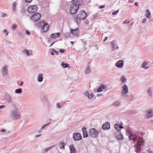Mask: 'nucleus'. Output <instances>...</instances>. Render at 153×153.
I'll use <instances>...</instances> for the list:
<instances>
[{
    "mask_svg": "<svg viewBox=\"0 0 153 153\" xmlns=\"http://www.w3.org/2000/svg\"><path fill=\"white\" fill-rule=\"evenodd\" d=\"M65 50L62 49H61L59 50V52L61 53H64L65 52Z\"/></svg>",
    "mask_w": 153,
    "mask_h": 153,
    "instance_id": "nucleus-47",
    "label": "nucleus"
},
{
    "mask_svg": "<svg viewBox=\"0 0 153 153\" xmlns=\"http://www.w3.org/2000/svg\"><path fill=\"white\" fill-rule=\"evenodd\" d=\"M73 3H74L76 6H78V8L79 6L83 5L84 4V3L83 1L81 0H74L73 1Z\"/></svg>",
    "mask_w": 153,
    "mask_h": 153,
    "instance_id": "nucleus-11",
    "label": "nucleus"
},
{
    "mask_svg": "<svg viewBox=\"0 0 153 153\" xmlns=\"http://www.w3.org/2000/svg\"><path fill=\"white\" fill-rule=\"evenodd\" d=\"M152 89L151 88H149L148 90L147 93L148 94V95L149 97H152L153 96V95L152 94Z\"/></svg>",
    "mask_w": 153,
    "mask_h": 153,
    "instance_id": "nucleus-30",
    "label": "nucleus"
},
{
    "mask_svg": "<svg viewBox=\"0 0 153 153\" xmlns=\"http://www.w3.org/2000/svg\"><path fill=\"white\" fill-rule=\"evenodd\" d=\"M107 39H108V37H105V39L103 41L104 42L105 41L107 40Z\"/></svg>",
    "mask_w": 153,
    "mask_h": 153,
    "instance_id": "nucleus-59",
    "label": "nucleus"
},
{
    "mask_svg": "<svg viewBox=\"0 0 153 153\" xmlns=\"http://www.w3.org/2000/svg\"><path fill=\"white\" fill-rule=\"evenodd\" d=\"M124 65V62L123 60H120L117 61L115 64V66L120 68H122Z\"/></svg>",
    "mask_w": 153,
    "mask_h": 153,
    "instance_id": "nucleus-15",
    "label": "nucleus"
},
{
    "mask_svg": "<svg viewBox=\"0 0 153 153\" xmlns=\"http://www.w3.org/2000/svg\"><path fill=\"white\" fill-rule=\"evenodd\" d=\"M17 27V25L16 24H14L12 27V29L13 30L16 29Z\"/></svg>",
    "mask_w": 153,
    "mask_h": 153,
    "instance_id": "nucleus-44",
    "label": "nucleus"
},
{
    "mask_svg": "<svg viewBox=\"0 0 153 153\" xmlns=\"http://www.w3.org/2000/svg\"><path fill=\"white\" fill-rule=\"evenodd\" d=\"M132 134V131L129 130L127 131L126 132V135L128 136L130 140H133L134 142H135L137 141V142L139 143V142L138 141L137 137L135 135H133Z\"/></svg>",
    "mask_w": 153,
    "mask_h": 153,
    "instance_id": "nucleus-4",
    "label": "nucleus"
},
{
    "mask_svg": "<svg viewBox=\"0 0 153 153\" xmlns=\"http://www.w3.org/2000/svg\"><path fill=\"white\" fill-rule=\"evenodd\" d=\"M114 128L115 130L118 131H120L121 129L123 128L122 126L121 125V124H120V125L118 124V123H116L114 126Z\"/></svg>",
    "mask_w": 153,
    "mask_h": 153,
    "instance_id": "nucleus-21",
    "label": "nucleus"
},
{
    "mask_svg": "<svg viewBox=\"0 0 153 153\" xmlns=\"http://www.w3.org/2000/svg\"><path fill=\"white\" fill-rule=\"evenodd\" d=\"M149 66L146 62H144V69H147L149 68Z\"/></svg>",
    "mask_w": 153,
    "mask_h": 153,
    "instance_id": "nucleus-37",
    "label": "nucleus"
},
{
    "mask_svg": "<svg viewBox=\"0 0 153 153\" xmlns=\"http://www.w3.org/2000/svg\"><path fill=\"white\" fill-rule=\"evenodd\" d=\"M65 146V143L64 142H62L59 148L60 149H64Z\"/></svg>",
    "mask_w": 153,
    "mask_h": 153,
    "instance_id": "nucleus-36",
    "label": "nucleus"
},
{
    "mask_svg": "<svg viewBox=\"0 0 153 153\" xmlns=\"http://www.w3.org/2000/svg\"><path fill=\"white\" fill-rule=\"evenodd\" d=\"M120 79L123 82V83L125 82H126V79L124 76H123L122 77H121L120 78Z\"/></svg>",
    "mask_w": 153,
    "mask_h": 153,
    "instance_id": "nucleus-40",
    "label": "nucleus"
},
{
    "mask_svg": "<svg viewBox=\"0 0 153 153\" xmlns=\"http://www.w3.org/2000/svg\"><path fill=\"white\" fill-rule=\"evenodd\" d=\"M22 53L24 55H25L27 56L32 55L33 53L30 50L26 48L22 51Z\"/></svg>",
    "mask_w": 153,
    "mask_h": 153,
    "instance_id": "nucleus-13",
    "label": "nucleus"
},
{
    "mask_svg": "<svg viewBox=\"0 0 153 153\" xmlns=\"http://www.w3.org/2000/svg\"><path fill=\"white\" fill-rule=\"evenodd\" d=\"M134 4L136 6H138V2H135L134 3Z\"/></svg>",
    "mask_w": 153,
    "mask_h": 153,
    "instance_id": "nucleus-57",
    "label": "nucleus"
},
{
    "mask_svg": "<svg viewBox=\"0 0 153 153\" xmlns=\"http://www.w3.org/2000/svg\"><path fill=\"white\" fill-rule=\"evenodd\" d=\"M90 72V67L89 66H88L85 69V73L86 74H88Z\"/></svg>",
    "mask_w": 153,
    "mask_h": 153,
    "instance_id": "nucleus-33",
    "label": "nucleus"
},
{
    "mask_svg": "<svg viewBox=\"0 0 153 153\" xmlns=\"http://www.w3.org/2000/svg\"><path fill=\"white\" fill-rule=\"evenodd\" d=\"M119 9L118 10L114 11L112 13V15H115L117 14L119 12Z\"/></svg>",
    "mask_w": 153,
    "mask_h": 153,
    "instance_id": "nucleus-41",
    "label": "nucleus"
},
{
    "mask_svg": "<svg viewBox=\"0 0 153 153\" xmlns=\"http://www.w3.org/2000/svg\"><path fill=\"white\" fill-rule=\"evenodd\" d=\"M38 10V7L36 5H34L29 6L27 9L28 12L31 13H36Z\"/></svg>",
    "mask_w": 153,
    "mask_h": 153,
    "instance_id": "nucleus-6",
    "label": "nucleus"
},
{
    "mask_svg": "<svg viewBox=\"0 0 153 153\" xmlns=\"http://www.w3.org/2000/svg\"><path fill=\"white\" fill-rule=\"evenodd\" d=\"M84 95L85 96L87 97L89 100L92 99L94 96L93 93L89 94L88 91H86L84 93Z\"/></svg>",
    "mask_w": 153,
    "mask_h": 153,
    "instance_id": "nucleus-17",
    "label": "nucleus"
},
{
    "mask_svg": "<svg viewBox=\"0 0 153 153\" xmlns=\"http://www.w3.org/2000/svg\"><path fill=\"white\" fill-rule=\"evenodd\" d=\"M54 147V146H51V147L48 148H46L44 149V150L45 152H47L48 151L51 150L53 147Z\"/></svg>",
    "mask_w": 153,
    "mask_h": 153,
    "instance_id": "nucleus-38",
    "label": "nucleus"
},
{
    "mask_svg": "<svg viewBox=\"0 0 153 153\" xmlns=\"http://www.w3.org/2000/svg\"><path fill=\"white\" fill-rule=\"evenodd\" d=\"M3 32L5 34V36H7V35H8L9 32L7 31L6 29L4 30L3 31Z\"/></svg>",
    "mask_w": 153,
    "mask_h": 153,
    "instance_id": "nucleus-42",
    "label": "nucleus"
},
{
    "mask_svg": "<svg viewBox=\"0 0 153 153\" xmlns=\"http://www.w3.org/2000/svg\"><path fill=\"white\" fill-rule=\"evenodd\" d=\"M6 107V106L4 105H1L0 106V109H1L5 108Z\"/></svg>",
    "mask_w": 153,
    "mask_h": 153,
    "instance_id": "nucleus-52",
    "label": "nucleus"
},
{
    "mask_svg": "<svg viewBox=\"0 0 153 153\" xmlns=\"http://www.w3.org/2000/svg\"><path fill=\"white\" fill-rule=\"evenodd\" d=\"M78 15L80 17L82 20L85 19L87 16V14L84 10L81 11Z\"/></svg>",
    "mask_w": 153,
    "mask_h": 153,
    "instance_id": "nucleus-10",
    "label": "nucleus"
},
{
    "mask_svg": "<svg viewBox=\"0 0 153 153\" xmlns=\"http://www.w3.org/2000/svg\"><path fill=\"white\" fill-rule=\"evenodd\" d=\"M71 33L74 35L77 36L79 34V30L78 29H70Z\"/></svg>",
    "mask_w": 153,
    "mask_h": 153,
    "instance_id": "nucleus-19",
    "label": "nucleus"
},
{
    "mask_svg": "<svg viewBox=\"0 0 153 153\" xmlns=\"http://www.w3.org/2000/svg\"><path fill=\"white\" fill-rule=\"evenodd\" d=\"M129 2L130 3H133V1H132V0H129Z\"/></svg>",
    "mask_w": 153,
    "mask_h": 153,
    "instance_id": "nucleus-63",
    "label": "nucleus"
},
{
    "mask_svg": "<svg viewBox=\"0 0 153 153\" xmlns=\"http://www.w3.org/2000/svg\"><path fill=\"white\" fill-rule=\"evenodd\" d=\"M84 23L87 25H88L89 24V21L88 20H85L84 21Z\"/></svg>",
    "mask_w": 153,
    "mask_h": 153,
    "instance_id": "nucleus-49",
    "label": "nucleus"
},
{
    "mask_svg": "<svg viewBox=\"0 0 153 153\" xmlns=\"http://www.w3.org/2000/svg\"><path fill=\"white\" fill-rule=\"evenodd\" d=\"M121 104V101L120 100H117L114 102L113 105L116 107H119L120 105Z\"/></svg>",
    "mask_w": 153,
    "mask_h": 153,
    "instance_id": "nucleus-26",
    "label": "nucleus"
},
{
    "mask_svg": "<svg viewBox=\"0 0 153 153\" xmlns=\"http://www.w3.org/2000/svg\"><path fill=\"white\" fill-rule=\"evenodd\" d=\"M56 106L58 108H60L61 107V106L60 105V104L59 103H57L56 104Z\"/></svg>",
    "mask_w": 153,
    "mask_h": 153,
    "instance_id": "nucleus-51",
    "label": "nucleus"
},
{
    "mask_svg": "<svg viewBox=\"0 0 153 153\" xmlns=\"http://www.w3.org/2000/svg\"><path fill=\"white\" fill-rule=\"evenodd\" d=\"M37 81L39 82H41L43 81V75L42 74H40L38 75Z\"/></svg>",
    "mask_w": 153,
    "mask_h": 153,
    "instance_id": "nucleus-29",
    "label": "nucleus"
},
{
    "mask_svg": "<svg viewBox=\"0 0 153 153\" xmlns=\"http://www.w3.org/2000/svg\"><path fill=\"white\" fill-rule=\"evenodd\" d=\"M74 18L75 19L76 23L78 25L80 24L81 19L80 17L78 15L74 16Z\"/></svg>",
    "mask_w": 153,
    "mask_h": 153,
    "instance_id": "nucleus-22",
    "label": "nucleus"
},
{
    "mask_svg": "<svg viewBox=\"0 0 153 153\" xmlns=\"http://www.w3.org/2000/svg\"><path fill=\"white\" fill-rule=\"evenodd\" d=\"M26 34L27 35H29L30 34V33L28 30H27L26 31Z\"/></svg>",
    "mask_w": 153,
    "mask_h": 153,
    "instance_id": "nucleus-54",
    "label": "nucleus"
},
{
    "mask_svg": "<svg viewBox=\"0 0 153 153\" xmlns=\"http://www.w3.org/2000/svg\"><path fill=\"white\" fill-rule=\"evenodd\" d=\"M55 54V53H54V52L53 51V52H51V54L52 55H54Z\"/></svg>",
    "mask_w": 153,
    "mask_h": 153,
    "instance_id": "nucleus-60",
    "label": "nucleus"
},
{
    "mask_svg": "<svg viewBox=\"0 0 153 153\" xmlns=\"http://www.w3.org/2000/svg\"><path fill=\"white\" fill-rule=\"evenodd\" d=\"M117 138L120 141H123L124 139V138L123 135L120 132H118V134L117 135Z\"/></svg>",
    "mask_w": 153,
    "mask_h": 153,
    "instance_id": "nucleus-24",
    "label": "nucleus"
},
{
    "mask_svg": "<svg viewBox=\"0 0 153 153\" xmlns=\"http://www.w3.org/2000/svg\"><path fill=\"white\" fill-rule=\"evenodd\" d=\"M15 92L16 94L21 93L22 92V90L21 88H19L15 90Z\"/></svg>",
    "mask_w": 153,
    "mask_h": 153,
    "instance_id": "nucleus-35",
    "label": "nucleus"
},
{
    "mask_svg": "<svg viewBox=\"0 0 153 153\" xmlns=\"http://www.w3.org/2000/svg\"><path fill=\"white\" fill-rule=\"evenodd\" d=\"M10 116L12 119L14 120L19 119L21 117L20 114L17 110H14L11 111Z\"/></svg>",
    "mask_w": 153,
    "mask_h": 153,
    "instance_id": "nucleus-3",
    "label": "nucleus"
},
{
    "mask_svg": "<svg viewBox=\"0 0 153 153\" xmlns=\"http://www.w3.org/2000/svg\"><path fill=\"white\" fill-rule=\"evenodd\" d=\"M115 41H112L111 42V48L112 50L113 51L115 49V45L114 43Z\"/></svg>",
    "mask_w": 153,
    "mask_h": 153,
    "instance_id": "nucleus-32",
    "label": "nucleus"
},
{
    "mask_svg": "<svg viewBox=\"0 0 153 153\" xmlns=\"http://www.w3.org/2000/svg\"><path fill=\"white\" fill-rule=\"evenodd\" d=\"M17 4L16 2H14L13 4L12 9L13 11H14L16 10V6Z\"/></svg>",
    "mask_w": 153,
    "mask_h": 153,
    "instance_id": "nucleus-39",
    "label": "nucleus"
},
{
    "mask_svg": "<svg viewBox=\"0 0 153 153\" xmlns=\"http://www.w3.org/2000/svg\"><path fill=\"white\" fill-rule=\"evenodd\" d=\"M102 95V94H97V96L99 97L100 96H101Z\"/></svg>",
    "mask_w": 153,
    "mask_h": 153,
    "instance_id": "nucleus-62",
    "label": "nucleus"
},
{
    "mask_svg": "<svg viewBox=\"0 0 153 153\" xmlns=\"http://www.w3.org/2000/svg\"><path fill=\"white\" fill-rule=\"evenodd\" d=\"M106 88V86L104 85L103 84L99 87L98 89L97 90V92H100L102 91L103 89H105Z\"/></svg>",
    "mask_w": 153,
    "mask_h": 153,
    "instance_id": "nucleus-27",
    "label": "nucleus"
},
{
    "mask_svg": "<svg viewBox=\"0 0 153 153\" xmlns=\"http://www.w3.org/2000/svg\"><path fill=\"white\" fill-rule=\"evenodd\" d=\"M69 148L71 150V153H75L76 150L74 148V145L71 144L69 146Z\"/></svg>",
    "mask_w": 153,
    "mask_h": 153,
    "instance_id": "nucleus-28",
    "label": "nucleus"
},
{
    "mask_svg": "<svg viewBox=\"0 0 153 153\" xmlns=\"http://www.w3.org/2000/svg\"><path fill=\"white\" fill-rule=\"evenodd\" d=\"M39 26L42 28V33L46 32L49 29V25L47 23H45L44 20L41 21L39 23Z\"/></svg>",
    "mask_w": 153,
    "mask_h": 153,
    "instance_id": "nucleus-1",
    "label": "nucleus"
},
{
    "mask_svg": "<svg viewBox=\"0 0 153 153\" xmlns=\"http://www.w3.org/2000/svg\"><path fill=\"white\" fill-rule=\"evenodd\" d=\"M105 7V5H101L100 6V9H102L104 8Z\"/></svg>",
    "mask_w": 153,
    "mask_h": 153,
    "instance_id": "nucleus-55",
    "label": "nucleus"
},
{
    "mask_svg": "<svg viewBox=\"0 0 153 153\" xmlns=\"http://www.w3.org/2000/svg\"><path fill=\"white\" fill-rule=\"evenodd\" d=\"M102 128L104 130H108L110 128V123L109 122H106L102 125Z\"/></svg>",
    "mask_w": 153,
    "mask_h": 153,
    "instance_id": "nucleus-16",
    "label": "nucleus"
},
{
    "mask_svg": "<svg viewBox=\"0 0 153 153\" xmlns=\"http://www.w3.org/2000/svg\"><path fill=\"white\" fill-rule=\"evenodd\" d=\"M129 22V21L128 19L126 20L123 21V24H127Z\"/></svg>",
    "mask_w": 153,
    "mask_h": 153,
    "instance_id": "nucleus-43",
    "label": "nucleus"
},
{
    "mask_svg": "<svg viewBox=\"0 0 153 153\" xmlns=\"http://www.w3.org/2000/svg\"><path fill=\"white\" fill-rule=\"evenodd\" d=\"M23 81H22L21 82V84H20V86H22L23 85Z\"/></svg>",
    "mask_w": 153,
    "mask_h": 153,
    "instance_id": "nucleus-58",
    "label": "nucleus"
},
{
    "mask_svg": "<svg viewBox=\"0 0 153 153\" xmlns=\"http://www.w3.org/2000/svg\"><path fill=\"white\" fill-rule=\"evenodd\" d=\"M8 68L7 66H5L3 67L2 70V73L4 76H6L7 74Z\"/></svg>",
    "mask_w": 153,
    "mask_h": 153,
    "instance_id": "nucleus-20",
    "label": "nucleus"
},
{
    "mask_svg": "<svg viewBox=\"0 0 153 153\" xmlns=\"http://www.w3.org/2000/svg\"><path fill=\"white\" fill-rule=\"evenodd\" d=\"M6 14H3L1 15V16L2 18H4L6 16Z\"/></svg>",
    "mask_w": 153,
    "mask_h": 153,
    "instance_id": "nucleus-53",
    "label": "nucleus"
},
{
    "mask_svg": "<svg viewBox=\"0 0 153 153\" xmlns=\"http://www.w3.org/2000/svg\"><path fill=\"white\" fill-rule=\"evenodd\" d=\"M32 0H25V1L26 2L30 3L32 1Z\"/></svg>",
    "mask_w": 153,
    "mask_h": 153,
    "instance_id": "nucleus-50",
    "label": "nucleus"
},
{
    "mask_svg": "<svg viewBox=\"0 0 153 153\" xmlns=\"http://www.w3.org/2000/svg\"><path fill=\"white\" fill-rule=\"evenodd\" d=\"M82 132L83 136L84 137H87L88 135L87 134V132L86 131V128L85 127H83L82 129Z\"/></svg>",
    "mask_w": 153,
    "mask_h": 153,
    "instance_id": "nucleus-25",
    "label": "nucleus"
},
{
    "mask_svg": "<svg viewBox=\"0 0 153 153\" xmlns=\"http://www.w3.org/2000/svg\"><path fill=\"white\" fill-rule=\"evenodd\" d=\"M62 65L64 68H65L66 67H69V64L64 62H62Z\"/></svg>",
    "mask_w": 153,
    "mask_h": 153,
    "instance_id": "nucleus-34",
    "label": "nucleus"
},
{
    "mask_svg": "<svg viewBox=\"0 0 153 153\" xmlns=\"http://www.w3.org/2000/svg\"><path fill=\"white\" fill-rule=\"evenodd\" d=\"M5 100L6 101L9 103H13V101L10 96L7 94L5 97Z\"/></svg>",
    "mask_w": 153,
    "mask_h": 153,
    "instance_id": "nucleus-14",
    "label": "nucleus"
},
{
    "mask_svg": "<svg viewBox=\"0 0 153 153\" xmlns=\"http://www.w3.org/2000/svg\"><path fill=\"white\" fill-rule=\"evenodd\" d=\"M52 50H53V51L54 52V53H55L56 54V55H58L59 54V52L58 51H56L54 49H52Z\"/></svg>",
    "mask_w": 153,
    "mask_h": 153,
    "instance_id": "nucleus-45",
    "label": "nucleus"
},
{
    "mask_svg": "<svg viewBox=\"0 0 153 153\" xmlns=\"http://www.w3.org/2000/svg\"><path fill=\"white\" fill-rule=\"evenodd\" d=\"M5 131V130L4 129H2L1 130V131L2 132H4Z\"/></svg>",
    "mask_w": 153,
    "mask_h": 153,
    "instance_id": "nucleus-64",
    "label": "nucleus"
},
{
    "mask_svg": "<svg viewBox=\"0 0 153 153\" xmlns=\"http://www.w3.org/2000/svg\"><path fill=\"white\" fill-rule=\"evenodd\" d=\"M78 9V6H76L74 4L70 7L69 10L70 13L71 14H74L77 12Z\"/></svg>",
    "mask_w": 153,
    "mask_h": 153,
    "instance_id": "nucleus-7",
    "label": "nucleus"
},
{
    "mask_svg": "<svg viewBox=\"0 0 153 153\" xmlns=\"http://www.w3.org/2000/svg\"><path fill=\"white\" fill-rule=\"evenodd\" d=\"M19 33L20 35L22 36H23V33H22L21 32H19Z\"/></svg>",
    "mask_w": 153,
    "mask_h": 153,
    "instance_id": "nucleus-56",
    "label": "nucleus"
},
{
    "mask_svg": "<svg viewBox=\"0 0 153 153\" xmlns=\"http://www.w3.org/2000/svg\"><path fill=\"white\" fill-rule=\"evenodd\" d=\"M50 123H48L47 124H46L45 125H44L41 128V129H43V128H44L45 127L47 126L48 125H49L50 124Z\"/></svg>",
    "mask_w": 153,
    "mask_h": 153,
    "instance_id": "nucleus-48",
    "label": "nucleus"
},
{
    "mask_svg": "<svg viewBox=\"0 0 153 153\" xmlns=\"http://www.w3.org/2000/svg\"><path fill=\"white\" fill-rule=\"evenodd\" d=\"M73 138L75 141H79L82 138L81 135L79 133H75L73 135Z\"/></svg>",
    "mask_w": 153,
    "mask_h": 153,
    "instance_id": "nucleus-9",
    "label": "nucleus"
},
{
    "mask_svg": "<svg viewBox=\"0 0 153 153\" xmlns=\"http://www.w3.org/2000/svg\"><path fill=\"white\" fill-rule=\"evenodd\" d=\"M147 21V19L146 18H144V22Z\"/></svg>",
    "mask_w": 153,
    "mask_h": 153,
    "instance_id": "nucleus-61",
    "label": "nucleus"
},
{
    "mask_svg": "<svg viewBox=\"0 0 153 153\" xmlns=\"http://www.w3.org/2000/svg\"><path fill=\"white\" fill-rule=\"evenodd\" d=\"M146 152L149 153H152L153 152L152 150L150 149H149Z\"/></svg>",
    "mask_w": 153,
    "mask_h": 153,
    "instance_id": "nucleus-46",
    "label": "nucleus"
},
{
    "mask_svg": "<svg viewBox=\"0 0 153 153\" xmlns=\"http://www.w3.org/2000/svg\"><path fill=\"white\" fill-rule=\"evenodd\" d=\"M123 90L121 91V94L122 95L126 94L128 92V88L126 84H124L122 87Z\"/></svg>",
    "mask_w": 153,
    "mask_h": 153,
    "instance_id": "nucleus-12",
    "label": "nucleus"
},
{
    "mask_svg": "<svg viewBox=\"0 0 153 153\" xmlns=\"http://www.w3.org/2000/svg\"><path fill=\"white\" fill-rule=\"evenodd\" d=\"M88 135L92 138H96L98 136V131L95 128H91L89 130Z\"/></svg>",
    "mask_w": 153,
    "mask_h": 153,
    "instance_id": "nucleus-2",
    "label": "nucleus"
},
{
    "mask_svg": "<svg viewBox=\"0 0 153 153\" xmlns=\"http://www.w3.org/2000/svg\"><path fill=\"white\" fill-rule=\"evenodd\" d=\"M141 143H140V144H138V146H137V149H135V151L137 153H139L140 152L141 150V149L140 147V146L141 145Z\"/></svg>",
    "mask_w": 153,
    "mask_h": 153,
    "instance_id": "nucleus-31",
    "label": "nucleus"
},
{
    "mask_svg": "<svg viewBox=\"0 0 153 153\" xmlns=\"http://www.w3.org/2000/svg\"><path fill=\"white\" fill-rule=\"evenodd\" d=\"M145 16L149 19L151 18V13L149 10H146L145 13Z\"/></svg>",
    "mask_w": 153,
    "mask_h": 153,
    "instance_id": "nucleus-23",
    "label": "nucleus"
},
{
    "mask_svg": "<svg viewBox=\"0 0 153 153\" xmlns=\"http://www.w3.org/2000/svg\"><path fill=\"white\" fill-rule=\"evenodd\" d=\"M41 14L39 13H36L32 15L30 19L34 22L38 21L40 19Z\"/></svg>",
    "mask_w": 153,
    "mask_h": 153,
    "instance_id": "nucleus-8",
    "label": "nucleus"
},
{
    "mask_svg": "<svg viewBox=\"0 0 153 153\" xmlns=\"http://www.w3.org/2000/svg\"><path fill=\"white\" fill-rule=\"evenodd\" d=\"M61 33H60L58 32L57 33L51 34L50 35V37H51L53 39H56L59 37L61 36Z\"/></svg>",
    "mask_w": 153,
    "mask_h": 153,
    "instance_id": "nucleus-18",
    "label": "nucleus"
},
{
    "mask_svg": "<svg viewBox=\"0 0 153 153\" xmlns=\"http://www.w3.org/2000/svg\"><path fill=\"white\" fill-rule=\"evenodd\" d=\"M153 117V109L150 108L146 110L145 118L148 119Z\"/></svg>",
    "mask_w": 153,
    "mask_h": 153,
    "instance_id": "nucleus-5",
    "label": "nucleus"
}]
</instances>
